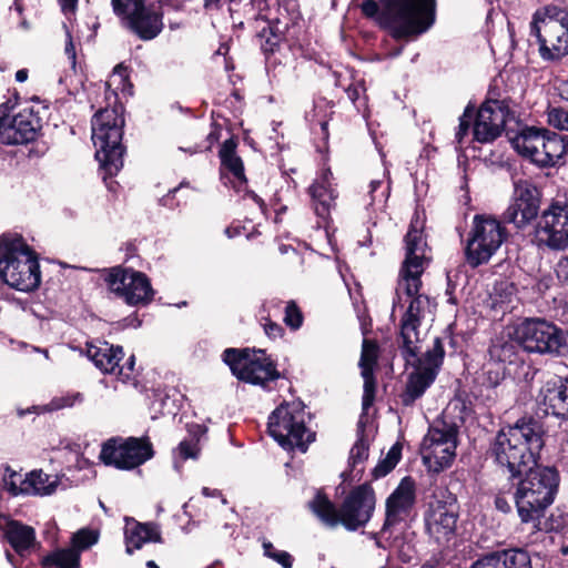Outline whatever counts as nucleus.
<instances>
[{
  "instance_id": "obj_1",
  "label": "nucleus",
  "mask_w": 568,
  "mask_h": 568,
  "mask_svg": "<svg viewBox=\"0 0 568 568\" xmlns=\"http://www.w3.org/2000/svg\"><path fill=\"white\" fill-rule=\"evenodd\" d=\"M406 257L399 271L393 314L397 310H404L400 318V349L407 363L417 361V366L409 374L406 388L400 395V402L405 406H412L416 399L423 396L425 390L434 383L445 356L442 339L436 337L433 347L417 358L422 348L420 320L429 306V297L419 293L422 287L420 276L425 270L426 242L423 237L418 219L412 221L405 236Z\"/></svg>"
},
{
  "instance_id": "obj_2",
  "label": "nucleus",
  "mask_w": 568,
  "mask_h": 568,
  "mask_svg": "<svg viewBox=\"0 0 568 568\" xmlns=\"http://www.w3.org/2000/svg\"><path fill=\"white\" fill-rule=\"evenodd\" d=\"M365 0L361 4L367 18L385 29L396 40H413L435 22V0Z\"/></svg>"
},
{
  "instance_id": "obj_3",
  "label": "nucleus",
  "mask_w": 568,
  "mask_h": 568,
  "mask_svg": "<svg viewBox=\"0 0 568 568\" xmlns=\"http://www.w3.org/2000/svg\"><path fill=\"white\" fill-rule=\"evenodd\" d=\"M544 447L542 428L532 418H521L514 425L503 427L491 445L495 462L506 468L511 477L537 466Z\"/></svg>"
},
{
  "instance_id": "obj_4",
  "label": "nucleus",
  "mask_w": 568,
  "mask_h": 568,
  "mask_svg": "<svg viewBox=\"0 0 568 568\" xmlns=\"http://www.w3.org/2000/svg\"><path fill=\"white\" fill-rule=\"evenodd\" d=\"M517 483L514 501L521 523L539 520L554 503L559 486V474L555 467L535 466Z\"/></svg>"
},
{
  "instance_id": "obj_5",
  "label": "nucleus",
  "mask_w": 568,
  "mask_h": 568,
  "mask_svg": "<svg viewBox=\"0 0 568 568\" xmlns=\"http://www.w3.org/2000/svg\"><path fill=\"white\" fill-rule=\"evenodd\" d=\"M0 278L21 292H31L40 285L38 256L20 234L0 236Z\"/></svg>"
},
{
  "instance_id": "obj_6",
  "label": "nucleus",
  "mask_w": 568,
  "mask_h": 568,
  "mask_svg": "<svg viewBox=\"0 0 568 568\" xmlns=\"http://www.w3.org/2000/svg\"><path fill=\"white\" fill-rule=\"evenodd\" d=\"M375 503L373 488L368 484H363L349 493L338 510L320 491L310 503V508L329 527H335L341 523L346 529L356 530L369 521Z\"/></svg>"
},
{
  "instance_id": "obj_7",
  "label": "nucleus",
  "mask_w": 568,
  "mask_h": 568,
  "mask_svg": "<svg viewBox=\"0 0 568 568\" xmlns=\"http://www.w3.org/2000/svg\"><path fill=\"white\" fill-rule=\"evenodd\" d=\"M124 118L121 108H105L92 118V141L95 146V159L104 172L112 176L123 166Z\"/></svg>"
},
{
  "instance_id": "obj_8",
  "label": "nucleus",
  "mask_w": 568,
  "mask_h": 568,
  "mask_svg": "<svg viewBox=\"0 0 568 568\" xmlns=\"http://www.w3.org/2000/svg\"><path fill=\"white\" fill-rule=\"evenodd\" d=\"M306 413L300 400L281 404L268 417L270 435L285 449L306 452L315 434L306 425Z\"/></svg>"
},
{
  "instance_id": "obj_9",
  "label": "nucleus",
  "mask_w": 568,
  "mask_h": 568,
  "mask_svg": "<svg viewBox=\"0 0 568 568\" xmlns=\"http://www.w3.org/2000/svg\"><path fill=\"white\" fill-rule=\"evenodd\" d=\"M531 34L536 36L544 59L555 60L568 54V12L557 6L537 10Z\"/></svg>"
},
{
  "instance_id": "obj_10",
  "label": "nucleus",
  "mask_w": 568,
  "mask_h": 568,
  "mask_svg": "<svg viewBox=\"0 0 568 568\" xmlns=\"http://www.w3.org/2000/svg\"><path fill=\"white\" fill-rule=\"evenodd\" d=\"M515 337L529 353L568 354V333L542 318H526L517 326Z\"/></svg>"
},
{
  "instance_id": "obj_11",
  "label": "nucleus",
  "mask_w": 568,
  "mask_h": 568,
  "mask_svg": "<svg viewBox=\"0 0 568 568\" xmlns=\"http://www.w3.org/2000/svg\"><path fill=\"white\" fill-rule=\"evenodd\" d=\"M506 229L489 215H475L464 250L466 263L475 268L489 262L506 240Z\"/></svg>"
},
{
  "instance_id": "obj_12",
  "label": "nucleus",
  "mask_w": 568,
  "mask_h": 568,
  "mask_svg": "<svg viewBox=\"0 0 568 568\" xmlns=\"http://www.w3.org/2000/svg\"><path fill=\"white\" fill-rule=\"evenodd\" d=\"M223 361L233 375L245 383L264 386L265 383L280 377L274 363L263 349L227 348L223 353Z\"/></svg>"
},
{
  "instance_id": "obj_13",
  "label": "nucleus",
  "mask_w": 568,
  "mask_h": 568,
  "mask_svg": "<svg viewBox=\"0 0 568 568\" xmlns=\"http://www.w3.org/2000/svg\"><path fill=\"white\" fill-rule=\"evenodd\" d=\"M149 0H111L113 12L123 27L142 40L154 39L163 28L162 16Z\"/></svg>"
},
{
  "instance_id": "obj_14",
  "label": "nucleus",
  "mask_w": 568,
  "mask_h": 568,
  "mask_svg": "<svg viewBox=\"0 0 568 568\" xmlns=\"http://www.w3.org/2000/svg\"><path fill=\"white\" fill-rule=\"evenodd\" d=\"M456 447V426L443 422L429 427L420 447L424 465L434 473L444 470L452 465Z\"/></svg>"
},
{
  "instance_id": "obj_15",
  "label": "nucleus",
  "mask_w": 568,
  "mask_h": 568,
  "mask_svg": "<svg viewBox=\"0 0 568 568\" xmlns=\"http://www.w3.org/2000/svg\"><path fill=\"white\" fill-rule=\"evenodd\" d=\"M153 456L150 442L130 437L128 439H109L102 446L100 459L119 469H133Z\"/></svg>"
},
{
  "instance_id": "obj_16",
  "label": "nucleus",
  "mask_w": 568,
  "mask_h": 568,
  "mask_svg": "<svg viewBox=\"0 0 568 568\" xmlns=\"http://www.w3.org/2000/svg\"><path fill=\"white\" fill-rule=\"evenodd\" d=\"M536 237L540 245L551 250L568 247V201H554L541 212Z\"/></svg>"
},
{
  "instance_id": "obj_17",
  "label": "nucleus",
  "mask_w": 568,
  "mask_h": 568,
  "mask_svg": "<svg viewBox=\"0 0 568 568\" xmlns=\"http://www.w3.org/2000/svg\"><path fill=\"white\" fill-rule=\"evenodd\" d=\"M292 22L293 19L288 16L287 9L281 6L274 12L268 10L267 13L247 18V23L254 30L261 49L265 53L274 52Z\"/></svg>"
},
{
  "instance_id": "obj_18",
  "label": "nucleus",
  "mask_w": 568,
  "mask_h": 568,
  "mask_svg": "<svg viewBox=\"0 0 568 568\" xmlns=\"http://www.w3.org/2000/svg\"><path fill=\"white\" fill-rule=\"evenodd\" d=\"M105 281L110 290L123 297L128 304L148 303L153 296L149 278L131 268H111Z\"/></svg>"
},
{
  "instance_id": "obj_19",
  "label": "nucleus",
  "mask_w": 568,
  "mask_h": 568,
  "mask_svg": "<svg viewBox=\"0 0 568 568\" xmlns=\"http://www.w3.org/2000/svg\"><path fill=\"white\" fill-rule=\"evenodd\" d=\"M458 519V505L452 494L443 493V499L435 498L425 511L426 530L437 541L448 540L454 535Z\"/></svg>"
},
{
  "instance_id": "obj_20",
  "label": "nucleus",
  "mask_w": 568,
  "mask_h": 568,
  "mask_svg": "<svg viewBox=\"0 0 568 568\" xmlns=\"http://www.w3.org/2000/svg\"><path fill=\"white\" fill-rule=\"evenodd\" d=\"M509 116L508 105L505 101L487 100L478 110L473 128V140L488 143L498 138Z\"/></svg>"
},
{
  "instance_id": "obj_21",
  "label": "nucleus",
  "mask_w": 568,
  "mask_h": 568,
  "mask_svg": "<svg viewBox=\"0 0 568 568\" xmlns=\"http://www.w3.org/2000/svg\"><path fill=\"white\" fill-rule=\"evenodd\" d=\"M85 354L90 361L103 373L113 374L122 379L130 377L134 367V356H131L124 365H120L123 358V349L108 342H91L85 344Z\"/></svg>"
},
{
  "instance_id": "obj_22",
  "label": "nucleus",
  "mask_w": 568,
  "mask_h": 568,
  "mask_svg": "<svg viewBox=\"0 0 568 568\" xmlns=\"http://www.w3.org/2000/svg\"><path fill=\"white\" fill-rule=\"evenodd\" d=\"M415 504V483L410 477H404L397 488L386 499V517L381 532L404 521Z\"/></svg>"
},
{
  "instance_id": "obj_23",
  "label": "nucleus",
  "mask_w": 568,
  "mask_h": 568,
  "mask_svg": "<svg viewBox=\"0 0 568 568\" xmlns=\"http://www.w3.org/2000/svg\"><path fill=\"white\" fill-rule=\"evenodd\" d=\"M537 400L546 414L565 417L568 415V377L552 376L541 386Z\"/></svg>"
},
{
  "instance_id": "obj_24",
  "label": "nucleus",
  "mask_w": 568,
  "mask_h": 568,
  "mask_svg": "<svg viewBox=\"0 0 568 568\" xmlns=\"http://www.w3.org/2000/svg\"><path fill=\"white\" fill-rule=\"evenodd\" d=\"M379 348L378 345L371 339H364L362 345V354L359 358L361 375L364 379L363 389V410L367 412L375 400L376 379L374 372L377 365Z\"/></svg>"
},
{
  "instance_id": "obj_25",
  "label": "nucleus",
  "mask_w": 568,
  "mask_h": 568,
  "mask_svg": "<svg viewBox=\"0 0 568 568\" xmlns=\"http://www.w3.org/2000/svg\"><path fill=\"white\" fill-rule=\"evenodd\" d=\"M308 192L315 214L323 221H327L337 199V192L333 185V174L329 169L322 171L321 175L310 186Z\"/></svg>"
},
{
  "instance_id": "obj_26",
  "label": "nucleus",
  "mask_w": 568,
  "mask_h": 568,
  "mask_svg": "<svg viewBox=\"0 0 568 568\" xmlns=\"http://www.w3.org/2000/svg\"><path fill=\"white\" fill-rule=\"evenodd\" d=\"M546 133H548V129L525 126L514 136H510L509 141L518 154L538 165V153L544 152L546 149Z\"/></svg>"
},
{
  "instance_id": "obj_27",
  "label": "nucleus",
  "mask_w": 568,
  "mask_h": 568,
  "mask_svg": "<svg viewBox=\"0 0 568 568\" xmlns=\"http://www.w3.org/2000/svg\"><path fill=\"white\" fill-rule=\"evenodd\" d=\"M471 568H531L530 557L521 549L493 551L478 558Z\"/></svg>"
},
{
  "instance_id": "obj_28",
  "label": "nucleus",
  "mask_w": 568,
  "mask_h": 568,
  "mask_svg": "<svg viewBox=\"0 0 568 568\" xmlns=\"http://www.w3.org/2000/svg\"><path fill=\"white\" fill-rule=\"evenodd\" d=\"M3 532L8 542L21 557L29 554L37 545L34 529L18 520H7L3 527Z\"/></svg>"
},
{
  "instance_id": "obj_29",
  "label": "nucleus",
  "mask_w": 568,
  "mask_h": 568,
  "mask_svg": "<svg viewBox=\"0 0 568 568\" xmlns=\"http://www.w3.org/2000/svg\"><path fill=\"white\" fill-rule=\"evenodd\" d=\"M540 168L562 165L568 161V139L565 135L548 130L546 149L538 153Z\"/></svg>"
},
{
  "instance_id": "obj_30",
  "label": "nucleus",
  "mask_w": 568,
  "mask_h": 568,
  "mask_svg": "<svg viewBox=\"0 0 568 568\" xmlns=\"http://www.w3.org/2000/svg\"><path fill=\"white\" fill-rule=\"evenodd\" d=\"M161 542V534L154 524H140L133 521L125 529L126 552L132 554L133 550L140 549L145 542Z\"/></svg>"
},
{
  "instance_id": "obj_31",
  "label": "nucleus",
  "mask_w": 568,
  "mask_h": 568,
  "mask_svg": "<svg viewBox=\"0 0 568 568\" xmlns=\"http://www.w3.org/2000/svg\"><path fill=\"white\" fill-rule=\"evenodd\" d=\"M58 485V476L45 474L41 469L32 470L24 477L26 495H51L55 491Z\"/></svg>"
},
{
  "instance_id": "obj_32",
  "label": "nucleus",
  "mask_w": 568,
  "mask_h": 568,
  "mask_svg": "<svg viewBox=\"0 0 568 568\" xmlns=\"http://www.w3.org/2000/svg\"><path fill=\"white\" fill-rule=\"evenodd\" d=\"M235 149L236 143L233 139L224 141L220 149V158L222 166L232 173L234 180L242 185L246 183V178L243 162L241 158L236 155Z\"/></svg>"
},
{
  "instance_id": "obj_33",
  "label": "nucleus",
  "mask_w": 568,
  "mask_h": 568,
  "mask_svg": "<svg viewBox=\"0 0 568 568\" xmlns=\"http://www.w3.org/2000/svg\"><path fill=\"white\" fill-rule=\"evenodd\" d=\"M539 204L519 203L513 201L504 213L507 223L514 224L517 229L527 226L537 217Z\"/></svg>"
},
{
  "instance_id": "obj_34",
  "label": "nucleus",
  "mask_w": 568,
  "mask_h": 568,
  "mask_svg": "<svg viewBox=\"0 0 568 568\" xmlns=\"http://www.w3.org/2000/svg\"><path fill=\"white\" fill-rule=\"evenodd\" d=\"M80 555L73 548L55 550L42 559L43 567L55 566L58 568H78Z\"/></svg>"
},
{
  "instance_id": "obj_35",
  "label": "nucleus",
  "mask_w": 568,
  "mask_h": 568,
  "mask_svg": "<svg viewBox=\"0 0 568 568\" xmlns=\"http://www.w3.org/2000/svg\"><path fill=\"white\" fill-rule=\"evenodd\" d=\"M513 201L519 203L539 204L538 191L536 186L527 180H517L514 182Z\"/></svg>"
},
{
  "instance_id": "obj_36",
  "label": "nucleus",
  "mask_w": 568,
  "mask_h": 568,
  "mask_svg": "<svg viewBox=\"0 0 568 568\" xmlns=\"http://www.w3.org/2000/svg\"><path fill=\"white\" fill-rule=\"evenodd\" d=\"M2 486L12 496L26 495L24 478L10 466H3Z\"/></svg>"
},
{
  "instance_id": "obj_37",
  "label": "nucleus",
  "mask_w": 568,
  "mask_h": 568,
  "mask_svg": "<svg viewBox=\"0 0 568 568\" xmlns=\"http://www.w3.org/2000/svg\"><path fill=\"white\" fill-rule=\"evenodd\" d=\"M402 448L398 444H395L388 450L386 457L381 460L374 468V476L376 478L384 477L390 473L400 459Z\"/></svg>"
},
{
  "instance_id": "obj_38",
  "label": "nucleus",
  "mask_w": 568,
  "mask_h": 568,
  "mask_svg": "<svg viewBox=\"0 0 568 568\" xmlns=\"http://www.w3.org/2000/svg\"><path fill=\"white\" fill-rule=\"evenodd\" d=\"M99 534L95 530L83 528L72 536V548L78 551L85 550L98 542Z\"/></svg>"
},
{
  "instance_id": "obj_39",
  "label": "nucleus",
  "mask_w": 568,
  "mask_h": 568,
  "mask_svg": "<svg viewBox=\"0 0 568 568\" xmlns=\"http://www.w3.org/2000/svg\"><path fill=\"white\" fill-rule=\"evenodd\" d=\"M368 458V442L365 438L363 430L358 435L357 440L353 445L349 453V463L352 467H356Z\"/></svg>"
},
{
  "instance_id": "obj_40",
  "label": "nucleus",
  "mask_w": 568,
  "mask_h": 568,
  "mask_svg": "<svg viewBox=\"0 0 568 568\" xmlns=\"http://www.w3.org/2000/svg\"><path fill=\"white\" fill-rule=\"evenodd\" d=\"M83 402V395L81 393L67 394L62 396H58L51 399L49 404L45 405L44 409L47 412L59 410L67 407H72L77 403Z\"/></svg>"
},
{
  "instance_id": "obj_41",
  "label": "nucleus",
  "mask_w": 568,
  "mask_h": 568,
  "mask_svg": "<svg viewBox=\"0 0 568 568\" xmlns=\"http://www.w3.org/2000/svg\"><path fill=\"white\" fill-rule=\"evenodd\" d=\"M199 450L200 449H199L197 440L186 439V440L181 442L180 445L178 446L176 452H175V454H176L175 458H179L182 462L186 460L189 458L195 459V458H197ZM174 466L176 469L180 468L178 459H175Z\"/></svg>"
},
{
  "instance_id": "obj_42",
  "label": "nucleus",
  "mask_w": 568,
  "mask_h": 568,
  "mask_svg": "<svg viewBox=\"0 0 568 568\" xmlns=\"http://www.w3.org/2000/svg\"><path fill=\"white\" fill-rule=\"evenodd\" d=\"M264 555L275 560L283 568H292L293 557L284 550H276L270 541L263 542Z\"/></svg>"
},
{
  "instance_id": "obj_43",
  "label": "nucleus",
  "mask_w": 568,
  "mask_h": 568,
  "mask_svg": "<svg viewBox=\"0 0 568 568\" xmlns=\"http://www.w3.org/2000/svg\"><path fill=\"white\" fill-rule=\"evenodd\" d=\"M473 115H474V108L468 105V106H466L463 115L459 118V125H458V130L455 135L456 143L459 146H463V144L465 142V138L468 135Z\"/></svg>"
},
{
  "instance_id": "obj_44",
  "label": "nucleus",
  "mask_w": 568,
  "mask_h": 568,
  "mask_svg": "<svg viewBox=\"0 0 568 568\" xmlns=\"http://www.w3.org/2000/svg\"><path fill=\"white\" fill-rule=\"evenodd\" d=\"M284 323L292 329H297L302 326L303 315L294 302H288L285 307Z\"/></svg>"
},
{
  "instance_id": "obj_45",
  "label": "nucleus",
  "mask_w": 568,
  "mask_h": 568,
  "mask_svg": "<svg viewBox=\"0 0 568 568\" xmlns=\"http://www.w3.org/2000/svg\"><path fill=\"white\" fill-rule=\"evenodd\" d=\"M548 123L559 130H568V112L561 108H551L548 111Z\"/></svg>"
},
{
  "instance_id": "obj_46",
  "label": "nucleus",
  "mask_w": 568,
  "mask_h": 568,
  "mask_svg": "<svg viewBox=\"0 0 568 568\" xmlns=\"http://www.w3.org/2000/svg\"><path fill=\"white\" fill-rule=\"evenodd\" d=\"M489 352L491 357L497 358L500 362H511V356L514 355V346L513 344L508 343H496L490 347Z\"/></svg>"
},
{
  "instance_id": "obj_47",
  "label": "nucleus",
  "mask_w": 568,
  "mask_h": 568,
  "mask_svg": "<svg viewBox=\"0 0 568 568\" xmlns=\"http://www.w3.org/2000/svg\"><path fill=\"white\" fill-rule=\"evenodd\" d=\"M126 78V69L122 65H116L113 70L110 80L105 83V85L110 88L112 84H123Z\"/></svg>"
},
{
  "instance_id": "obj_48",
  "label": "nucleus",
  "mask_w": 568,
  "mask_h": 568,
  "mask_svg": "<svg viewBox=\"0 0 568 568\" xmlns=\"http://www.w3.org/2000/svg\"><path fill=\"white\" fill-rule=\"evenodd\" d=\"M264 332L271 338L281 337L283 334V327L275 322H267L264 324Z\"/></svg>"
},
{
  "instance_id": "obj_49",
  "label": "nucleus",
  "mask_w": 568,
  "mask_h": 568,
  "mask_svg": "<svg viewBox=\"0 0 568 568\" xmlns=\"http://www.w3.org/2000/svg\"><path fill=\"white\" fill-rule=\"evenodd\" d=\"M64 52L69 59L71 68L74 70L75 64H77V54H75V48H74V44L72 42V38L70 34H68V41L65 43Z\"/></svg>"
},
{
  "instance_id": "obj_50",
  "label": "nucleus",
  "mask_w": 568,
  "mask_h": 568,
  "mask_svg": "<svg viewBox=\"0 0 568 568\" xmlns=\"http://www.w3.org/2000/svg\"><path fill=\"white\" fill-rule=\"evenodd\" d=\"M495 506L498 510L503 513H509L511 510V506L508 500L503 496H497L495 499Z\"/></svg>"
},
{
  "instance_id": "obj_51",
  "label": "nucleus",
  "mask_w": 568,
  "mask_h": 568,
  "mask_svg": "<svg viewBox=\"0 0 568 568\" xmlns=\"http://www.w3.org/2000/svg\"><path fill=\"white\" fill-rule=\"evenodd\" d=\"M362 91H364L363 87L353 85L347 89V95L353 102H355L356 100H358Z\"/></svg>"
},
{
  "instance_id": "obj_52",
  "label": "nucleus",
  "mask_w": 568,
  "mask_h": 568,
  "mask_svg": "<svg viewBox=\"0 0 568 568\" xmlns=\"http://www.w3.org/2000/svg\"><path fill=\"white\" fill-rule=\"evenodd\" d=\"M219 140V132L216 129H213L209 134H207V145L204 148L205 150H210L212 148V145Z\"/></svg>"
},
{
  "instance_id": "obj_53",
  "label": "nucleus",
  "mask_w": 568,
  "mask_h": 568,
  "mask_svg": "<svg viewBox=\"0 0 568 568\" xmlns=\"http://www.w3.org/2000/svg\"><path fill=\"white\" fill-rule=\"evenodd\" d=\"M557 90H558L559 97L562 100L568 101V81L561 82L558 85Z\"/></svg>"
},
{
  "instance_id": "obj_54",
  "label": "nucleus",
  "mask_w": 568,
  "mask_h": 568,
  "mask_svg": "<svg viewBox=\"0 0 568 568\" xmlns=\"http://www.w3.org/2000/svg\"><path fill=\"white\" fill-rule=\"evenodd\" d=\"M59 1H60L62 10H64V11L73 10L77 4V0H59Z\"/></svg>"
},
{
  "instance_id": "obj_55",
  "label": "nucleus",
  "mask_w": 568,
  "mask_h": 568,
  "mask_svg": "<svg viewBox=\"0 0 568 568\" xmlns=\"http://www.w3.org/2000/svg\"><path fill=\"white\" fill-rule=\"evenodd\" d=\"M28 79V70L26 69H21V70H18L17 73H16V80L18 82H24L26 80Z\"/></svg>"
},
{
  "instance_id": "obj_56",
  "label": "nucleus",
  "mask_w": 568,
  "mask_h": 568,
  "mask_svg": "<svg viewBox=\"0 0 568 568\" xmlns=\"http://www.w3.org/2000/svg\"><path fill=\"white\" fill-rule=\"evenodd\" d=\"M382 185V182L379 180H373L371 182V190H369V194L372 195V199L373 201L375 200V196H374V193L376 192V190Z\"/></svg>"
},
{
  "instance_id": "obj_57",
  "label": "nucleus",
  "mask_w": 568,
  "mask_h": 568,
  "mask_svg": "<svg viewBox=\"0 0 568 568\" xmlns=\"http://www.w3.org/2000/svg\"><path fill=\"white\" fill-rule=\"evenodd\" d=\"M202 494H203L204 496H206V497H216V496H219V495H220V491H219V490H216V489L211 490L210 488L204 487V488L202 489Z\"/></svg>"
},
{
  "instance_id": "obj_58",
  "label": "nucleus",
  "mask_w": 568,
  "mask_h": 568,
  "mask_svg": "<svg viewBox=\"0 0 568 568\" xmlns=\"http://www.w3.org/2000/svg\"><path fill=\"white\" fill-rule=\"evenodd\" d=\"M220 0H204V7L206 9L215 8L217 7Z\"/></svg>"
},
{
  "instance_id": "obj_59",
  "label": "nucleus",
  "mask_w": 568,
  "mask_h": 568,
  "mask_svg": "<svg viewBox=\"0 0 568 568\" xmlns=\"http://www.w3.org/2000/svg\"><path fill=\"white\" fill-rule=\"evenodd\" d=\"M146 567H148V568H160V567L156 565V562H155V561H153V560H149V561L146 562Z\"/></svg>"
},
{
  "instance_id": "obj_60",
  "label": "nucleus",
  "mask_w": 568,
  "mask_h": 568,
  "mask_svg": "<svg viewBox=\"0 0 568 568\" xmlns=\"http://www.w3.org/2000/svg\"><path fill=\"white\" fill-rule=\"evenodd\" d=\"M6 557H7V559H8V561H9V562H11L12 565H14V564H13V556H12L9 551H7Z\"/></svg>"
},
{
  "instance_id": "obj_61",
  "label": "nucleus",
  "mask_w": 568,
  "mask_h": 568,
  "mask_svg": "<svg viewBox=\"0 0 568 568\" xmlns=\"http://www.w3.org/2000/svg\"><path fill=\"white\" fill-rule=\"evenodd\" d=\"M252 197L253 200L258 203L260 205L263 203V201L256 195V194H252Z\"/></svg>"
},
{
  "instance_id": "obj_62",
  "label": "nucleus",
  "mask_w": 568,
  "mask_h": 568,
  "mask_svg": "<svg viewBox=\"0 0 568 568\" xmlns=\"http://www.w3.org/2000/svg\"><path fill=\"white\" fill-rule=\"evenodd\" d=\"M402 50H403V48L397 49V50L393 53V55H394V57L399 55V54L402 53Z\"/></svg>"
},
{
  "instance_id": "obj_63",
  "label": "nucleus",
  "mask_w": 568,
  "mask_h": 568,
  "mask_svg": "<svg viewBox=\"0 0 568 568\" xmlns=\"http://www.w3.org/2000/svg\"><path fill=\"white\" fill-rule=\"evenodd\" d=\"M14 7H16V9H17V11H18V12H21V7H20V4H19V3H17V2H16V3H14Z\"/></svg>"
},
{
  "instance_id": "obj_64",
  "label": "nucleus",
  "mask_w": 568,
  "mask_h": 568,
  "mask_svg": "<svg viewBox=\"0 0 568 568\" xmlns=\"http://www.w3.org/2000/svg\"><path fill=\"white\" fill-rule=\"evenodd\" d=\"M21 26H22L23 28H26V29L28 28V23H27L26 21H22V22H21Z\"/></svg>"
}]
</instances>
